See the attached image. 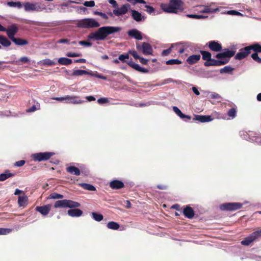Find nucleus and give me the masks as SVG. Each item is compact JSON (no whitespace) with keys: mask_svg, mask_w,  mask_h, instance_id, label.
Returning a JSON list of instances; mask_svg holds the SVG:
<instances>
[{"mask_svg":"<svg viewBox=\"0 0 261 261\" xmlns=\"http://www.w3.org/2000/svg\"><path fill=\"white\" fill-rule=\"evenodd\" d=\"M121 30V28L119 27H102L99 28L96 31L90 33L88 39L92 41L105 40L109 35L117 33Z\"/></svg>","mask_w":261,"mask_h":261,"instance_id":"1","label":"nucleus"},{"mask_svg":"<svg viewBox=\"0 0 261 261\" xmlns=\"http://www.w3.org/2000/svg\"><path fill=\"white\" fill-rule=\"evenodd\" d=\"M136 48L139 51H142L145 55H151L152 52V48L151 46L147 43L144 42L141 45L139 43H136Z\"/></svg>","mask_w":261,"mask_h":261,"instance_id":"7","label":"nucleus"},{"mask_svg":"<svg viewBox=\"0 0 261 261\" xmlns=\"http://www.w3.org/2000/svg\"><path fill=\"white\" fill-rule=\"evenodd\" d=\"M183 213L184 215L189 219L192 218L194 215L193 210L188 206L184 210Z\"/></svg>","mask_w":261,"mask_h":261,"instance_id":"26","label":"nucleus"},{"mask_svg":"<svg viewBox=\"0 0 261 261\" xmlns=\"http://www.w3.org/2000/svg\"><path fill=\"white\" fill-rule=\"evenodd\" d=\"M23 6L25 11H37L40 12L45 9L44 5L39 3H31L26 2L23 4Z\"/></svg>","mask_w":261,"mask_h":261,"instance_id":"5","label":"nucleus"},{"mask_svg":"<svg viewBox=\"0 0 261 261\" xmlns=\"http://www.w3.org/2000/svg\"><path fill=\"white\" fill-rule=\"evenodd\" d=\"M84 5L87 7H93L95 6V2L93 1H86L84 3Z\"/></svg>","mask_w":261,"mask_h":261,"instance_id":"55","label":"nucleus"},{"mask_svg":"<svg viewBox=\"0 0 261 261\" xmlns=\"http://www.w3.org/2000/svg\"><path fill=\"white\" fill-rule=\"evenodd\" d=\"M187 16L189 18L200 19L207 17V16H204L201 15H195V14H188Z\"/></svg>","mask_w":261,"mask_h":261,"instance_id":"50","label":"nucleus"},{"mask_svg":"<svg viewBox=\"0 0 261 261\" xmlns=\"http://www.w3.org/2000/svg\"><path fill=\"white\" fill-rule=\"evenodd\" d=\"M119 226H120L118 223L114 221L110 222L107 224L108 228L110 229L117 230L119 229Z\"/></svg>","mask_w":261,"mask_h":261,"instance_id":"38","label":"nucleus"},{"mask_svg":"<svg viewBox=\"0 0 261 261\" xmlns=\"http://www.w3.org/2000/svg\"><path fill=\"white\" fill-rule=\"evenodd\" d=\"M227 14L233 15H242V14L238 11L235 10H230L227 12Z\"/></svg>","mask_w":261,"mask_h":261,"instance_id":"60","label":"nucleus"},{"mask_svg":"<svg viewBox=\"0 0 261 261\" xmlns=\"http://www.w3.org/2000/svg\"><path fill=\"white\" fill-rule=\"evenodd\" d=\"M90 75L92 76H95V77H96L97 78H99V79H102V80H106L107 79V77L106 76H103L98 73H93L92 72H90Z\"/></svg>","mask_w":261,"mask_h":261,"instance_id":"52","label":"nucleus"},{"mask_svg":"<svg viewBox=\"0 0 261 261\" xmlns=\"http://www.w3.org/2000/svg\"><path fill=\"white\" fill-rule=\"evenodd\" d=\"M28 197L26 196H19L18 199V204L19 206H23L27 204Z\"/></svg>","mask_w":261,"mask_h":261,"instance_id":"36","label":"nucleus"},{"mask_svg":"<svg viewBox=\"0 0 261 261\" xmlns=\"http://www.w3.org/2000/svg\"><path fill=\"white\" fill-rule=\"evenodd\" d=\"M241 137L246 140H250V141H255V139H254L253 138L254 136L253 135H254V133L252 132H245V131H241L240 132Z\"/></svg>","mask_w":261,"mask_h":261,"instance_id":"18","label":"nucleus"},{"mask_svg":"<svg viewBox=\"0 0 261 261\" xmlns=\"http://www.w3.org/2000/svg\"><path fill=\"white\" fill-rule=\"evenodd\" d=\"M0 43L5 47H8L11 45V42L5 37L0 35Z\"/></svg>","mask_w":261,"mask_h":261,"instance_id":"34","label":"nucleus"},{"mask_svg":"<svg viewBox=\"0 0 261 261\" xmlns=\"http://www.w3.org/2000/svg\"><path fill=\"white\" fill-rule=\"evenodd\" d=\"M140 62L144 65H146L148 63V60L146 59L143 57H140L139 58Z\"/></svg>","mask_w":261,"mask_h":261,"instance_id":"64","label":"nucleus"},{"mask_svg":"<svg viewBox=\"0 0 261 261\" xmlns=\"http://www.w3.org/2000/svg\"><path fill=\"white\" fill-rule=\"evenodd\" d=\"M194 120L198 121L200 122H210L213 120L211 116L206 115H195Z\"/></svg>","mask_w":261,"mask_h":261,"instance_id":"19","label":"nucleus"},{"mask_svg":"<svg viewBox=\"0 0 261 261\" xmlns=\"http://www.w3.org/2000/svg\"><path fill=\"white\" fill-rule=\"evenodd\" d=\"M90 72H89L86 70H81V69H76V70H74L73 71V72L72 73L71 75L77 76H82L84 74L90 75Z\"/></svg>","mask_w":261,"mask_h":261,"instance_id":"29","label":"nucleus"},{"mask_svg":"<svg viewBox=\"0 0 261 261\" xmlns=\"http://www.w3.org/2000/svg\"><path fill=\"white\" fill-rule=\"evenodd\" d=\"M93 218L96 221H100L103 219V216L101 214H97L95 212L92 213Z\"/></svg>","mask_w":261,"mask_h":261,"instance_id":"43","label":"nucleus"},{"mask_svg":"<svg viewBox=\"0 0 261 261\" xmlns=\"http://www.w3.org/2000/svg\"><path fill=\"white\" fill-rule=\"evenodd\" d=\"M200 53L202 56V59L204 60H206L207 61L211 60L212 55L210 52L206 51H201Z\"/></svg>","mask_w":261,"mask_h":261,"instance_id":"40","label":"nucleus"},{"mask_svg":"<svg viewBox=\"0 0 261 261\" xmlns=\"http://www.w3.org/2000/svg\"><path fill=\"white\" fill-rule=\"evenodd\" d=\"M66 100H68V101L67 102L71 103L73 104H79L83 102V100H81L80 98L76 96H66Z\"/></svg>","mask_w":261,"mask_h":261,"instance_id":"22","label":"nucleus"},{"mask_svg":"<svg viewBox=\"0 0 261 261\" xmlns=\"http://www.w3.org/2000/svg\"><path fill=\"white\" fill-rule=\"evenodd\" d=\"M66 169L67 172L75 175H79L81 173L79 169L74 166H69Z\"/></svg>","mask_w":261,"mask_h":261,"instance_id":"31","label":"nucleus"},{"mask_svg":"<svg viewBox=\"0 0 261 261\" xmlns=\"http://www.w3.org/2000/svg\"><path fill=\"white\" fill-rule=\"evenodd\" d=\"M182 4L180 0H170L168 4H161V7L166 12L176 13L178 10L182 9Z\"/></svg>","mask_w":261,"mask_h":261,"instance_id":"2","label":"nucleus"},{"mask_svg":"<svg viewBox=\"0 0 261 261\" xmlns=\"http://www.w3.org/2000/svg\"><path fill=\"white\" fill-rule=\"evenodd\" d=\"M208 47L211 50L215 52L220 51L222 49L221 45L215 41L209 42Z\"/></svg>","mask_w":261,"mask_h":261,"instance_id":"17","label":"nucleus"},{"mask_svg":"<svg viewBox=\"0 0 261 261\" xmlns=\"http://www.w3.org/2000/svg\"><path fill=\"white\" fill-rule=\"evenodd\" d=\"M251 50H254L256 53H261V45L259 43H255L250 45Z\"/></svg>","mask_w":261,"mask_h":261,"instance_id":"42","label":"nucleus"},{"mask_svg":"<svg viewBox=\"0 0 261 261\" xmlns=\"http://www.w3.org/2000/svg\"><path fill=\"white\" fill-rule=\"evenodd\" d=\"M93 14L96 15H99L105 19H107L108 18V16L105 13L102 12L95 11L93 12Z\"/></svg>","mask_w":261,"mask_h":261,"instance_id":"53","label":"nucleus"},{"mask_svg":"<svg viewBox=\"0 0 261 261\" xmlns=\"http://www.w3.org/2000/svg\"><path fill=\"white\" fill-rule=\"evenodd\" d=\"M211 97L213 99H218L221 98V96L219 94L217 93L213 92L211 94Z\"/></svg>","mask_w":261,"mask_h":261,"instance_id":"61","label":"nucleus"},{"mask_svg":"<svg viewBox=\"0 0 261 261\" xmlns=\"http://www.w3.org/2000/svg\"><path fill=\"white\" fill-rule=\"evenodd\" d=\"M127 64L130 67L140 72L147 73L148 71L147 69L141 67L139 64L135 63L132 61H129V62H127Z\"/></svg>","mask_w":261,"mask_h":261,"instance_id":"20","label":"nucleus"},{"mask_svg":"<svg viewBox=\"0 0 261 261\" xmlns=\"http://www.w3.org/2000/svg\"><path fill=\"white\" fill-rule=\"evenodd\" d=\"M39 64L43 65H47V66H52L56 64L55 62L49 59H46L42 60H41L39 62Z\"/></svg>","mask_w":261,"mask_h":261,"instance_id":"37","label":"nucleus"},{"mask_svg":"<svg viewBox=\"0 0 261 261\" xmlns=\"http://www.w3.org/2000/svg\"><path fill=\"white\" fill-rule=\"evenodd\" d=\"M79 44L81 45H84L87 47H90L92 46V43L85 41H80Z\"/></svg>","mask_w":261,"mask_h":261,"instance_id":"59","label":"nucleus"},{"mask_svg":"<svg viewBox=\"0 0 261 261\" xmlns=\"http://www.w3.org/2000/svg\"><path fill=\"white\" fill-rule=\"evenodd\" d=\"M76 24L78 27L85 29L96 28L100 26V23L97 20L91 18L79 20Z\"/></svg>","mask_w":261,"mask_h":261,"instance_id":"3","label":"nucleus"},{"mask_svg":"<svg viewBox=\"0 0 261 261\" xmlns=\"http://www.w3.org/2000/svg\"><path fill=\"white\" fill-rule=\"evenodd\" d=\"M126 1L132 4L133 5H135L137 4H146V2L144 0H126Z\"/></svg>","mask_w":261,"mask_h":261,"instance_id":"46","label":"nucleus"},{"mask_svg":"<svg viewBox=\"0 0 261 261\" xmlns=\"http://www.w3.org/2000/svg\"><path fill=\"white\" fill-rule=\"evenodd\" d=\"M80 185L84 189L87 190L93 191L96 190L95 188L93 186H92L90 184H89L83 183V184H81Z\"/></svg>","mask_w":261,"mask_h":261,"instance_id":"41","label":"nucleus"},{"mask_svg":"<svg viewBox=\"0 0 261 261\" xmlns=\"http://www.w3.org/2000/svg\"><path fill=\"white\" fill-rule=\"evenodd\" d=\"M227 63V61H217V60L211 59L204 63V65L206 66H221Z\"/></svg>","mask_w":261,"mask_h":261,"instance_id":"15","label":"nucleus"},{"mask_svg":"<svg viewBox=\"0 0 261 261\" xmlns=\"http://www.w3.org/2000/svg\"><path fill=\"white\" fill-rule=\"evenodd\" d=\"M242 204L240 203H226L220 205L221 210L236 211L241 208Z\"/></svg>","mask_w":261,"mask_h":261,"instance_id":"9","label":"nucleus"},{"mask_svg":"<svg viewBox=\"0 0 261 261\" xmlns=\"http://www.w3.org/2000/svg\"><path fill=\"white\" fill-rule=\"evenodd\" d=\"M63 198V195L60 194L53 193L51 194L49 196V198L54 199H62Z\"/></svg>","mask_w":261,"mask_h":261,"instance_id":"44","label":"nucleus"},{"mask_svg":"<svg viewBox=\"0 0 261 261\" xmlns=\"http://www.w3.org/2000/svg\"><path fill=\"white\" fill-rule=\"evenodd\" d=\"M130 8V6L128 4H125L121 7L114 9L113 11V14L117 16L122 15L126 14L129 9Z\"/></svg>","mask_w":261,"mask_h":261,"instance_id":"11","label":"nucleus"},{"mask_svg":"<svg viewBox=\"0 0 261 261\" xmlns=\"http://www.w3.org/2000/svg\"><path fill=\"white\" fill-rule=\"evenodd\" d=\"M108 102H109L108 98H105V97L100 98L98 99V100H97V102L99 104H101V105L107 103Z\"/></svg>","mask_w":261,"mask_h":261,"instance_id":"57","label":"nucleus"},{"mask_svg":"<svg viewBox=\"0 0 261 261\" xmlns=\"http://www.w3.org/2000/svg\"><path fill=\"white\" fill-rule=\"evenodd\" d=\"M127 34L129 36L133 37L137 40H141L142 39L141 32L137 29H134L130 30L127 32Z\"/></svg>","mask_w":261,"mask_h":261,"instance_id":"16","label":"nucleus"},{"mask_svg":"<svg viewBox=\"0 0 261 261\" xmlns=\"http://www.w3.org/2000/svg\"><path fill=\"white\" fill-rule=\"evenodd\" d=\"M80 206V204L76 201L71 200L64 199L56 201L54 204L55 208H73L78 207Z\"/></svg>","mask_w":261,"mask_h":261,"instance_id":"4","label":"nucleus"},{"mask_svg":"<svg viewBox=\"0 0 261 261\" xmlns=\"http://www.w3.org/2000/svg\"><path fill=\"white\" fill-rule=\"evenodd\" d=\"M25 164V161L24 160H20L18 162H16L15 163V165L17 167L22 166Z\"/></svg>","mask_w":261,"mask_h":261,"instance_id":"63","label":"nucleus"},{"mask_svg":"<svg viewBox=\"0 0 261 261\" xmlns=\"http://www.w3.org/2000/svg\"><path fill=\"white\" fill-rule=\"evenodd\" d=\"M232 69L230 66H225L224 68L221 69V73H228L231 71Z\"/></svg>","mask_w":261,"mask_h":261,"instance_id":"54","label":"nucleus"},{"mask_svg":"<svg viewBox=\"0 0 261 261\" xmlns=\"http://www.w3.org/2000/svg\"><path fill=\"white\" fill-rule=\"evenodd\" d=\"M260 237H261V229L253 232L249 236L243 240L241 242V244L243 245L248 246Z\"/></svg>","mask_w":261,"mask_h":261,"instance_id":"6","label":"nucleus"},{"mask_svg":"<svg viewBox=\"0 0 261 261\" xmlns=\"http://www.w3.org/2000/svg\"><path fill=\"white\" fill-rule=\"evenodd\" d=\"M181 62L177 59H171L166 61L167 65L180 64Z\"/></svg>","mask_w":261,"mask_h":261,"instance_id":"45","label":"nucleus"},{"mask_svg":"<svg viewBox=\"0 0 261 261\" xmlns=\"http://www.w3.org/2000/svg\"><path fill=\"white\" fill-rule=\"evenodd\" d=\"M173 110L181 118H187L188 119H191V117L190 116H188V115H185L183 114L182 113V112H181V111L177 107L174 106L173 107Z\"/></svg>","mask_w":261,"mask_h":261,"instance_id":"32","label":"nucleus"},{"mask_svg":"<svg viewBox=\"0 0 261 261\" xmlns=\"http://www.w3.org/2000/svg\"><path fill=\"white\" fill-rule=\"evenodd\" d=\"M234 51L226 50L225 51L217 54L216 57L218 59L217 61H227V63L229 61V58L232 57L234 55Z\"/></svg>","mask_w":261,"mask_h":261,"instance_id":"10","label":"nucleus"},{"mask_svg":"<svg viewBox=\"0 0 261 261\" xmlns=\"http://www.w3.org/2000/svg\"><path fill=\"white\" fill-rule=\"evenodd\" d=\"M172 48V47L171 46V47L167 49H165V50H163L162 55H164V56H167L168 54H169L171 53V51Z\"/></svg>","mask_w":261,"mask_h":261,"instance_id":"62","label":"nucleus"},{"mask_svg":"<svg viewBox=\"0 0 261 261\" xmlns=\"http://www.w3.org/2000/svg\"><path fill=\"white\" fill-rule=\"evenodd\" d=\"M51 205L50 204H46L41 206H37L36 211L39 212L43 216H46L51 210Z\"/></svg>","mask_w":261,"mask_h":261,"instance_id":"13","label":"nucleus"},{"mask_svg":"<svg viewBox=\"0 0 261 261\" xmlns=\"http://www.w3.org/2000/svg\"><path fill=\"white\" fill-rule=\"evenodd\" d=\"M199 7L201 9L199 11L203 13H212L218 11V9H212L208 6H200Z\"/></svg>","mask_w":261,"mask_h":261,"instance_id":"25","label":"nucleus"},{"mask_svg":"<svg viewBox=\"0 0 261 261\" xmlns=\"http://www.w3.org/2000/svg\"><path fill=\"white\" fill-rule=\"evenodd\" d=\"M54 153L52 152H39L33 154L32 157L35 161H42L48 160Z\"/></svg>","mask_w":261,"mask_h":261,"instance_id":"8","label":"nucleus"},{"mask_svg":"<svg viewBox=\"0 0 261 261\" xmlns=\"http://www.w3.org/2000/svg\"><path fill=\"white\" fill-rule=\"evenodd\" d=\"M12 230L9 228H0V235H5L11 232Z\"/></svg>","mask_w":261,"mask_h":261,"instance_id":"48","label":"nucleus"},{"mask_svg":"<svg viewBox=\"0 0 261 261\" xmlns=\"http://www.w3.org/2000/svg\"><path fill=\"white\" fill-rule=\"evenodd\" d=\"M59 64L64 65H68L72 63V60L67 58H60L58 59Z\"/></svg>","mask_w":261,"mask_h":261,"instance_id":"33","label":"nucleus"},{"mask_svg":"<svg viewBox=\"0 0 261 261\" xmlns=\"http://www.w3.org/2000/svg\"><path fill=\"white\" fill-rule=\"evenodd\" d=\"M250 45L245 47L243 49L240 50V52L236 55L235 58L238 60H241L247 57L251 51Z\"/></svg>","mask_w":261,"mask_h":261,"instance_id":"12","label":"nucleus"},{"mask_svg":"<svg viewBox=\"0 0 261 261\" xmlns=\"http://www.w3.org/2000/svg\"><path fill=\"white\" fill-rule=\"evenodd\" d=\"M252 58L258 63H261V58H259L257 53H255L251 55Z\"/></svg>","mask_w":261,"mask_h":261,"instance_id":"51","label":"nucleus"},{"mask_svg":"<svg viewBox=\"0 0 261 261\" xmlns=\"http://www.w3.org/2000/svg\"><path fill=\"white\" fill-rule=\"evenodd\" d=\"M110 186L113 189H119L124 187V184L121 181L115 180L110 182Z\"/></svg>","mask_w":261,"mask_h":261,"instance_id":"23","label":"nucleus"},{"mask_svg":"<svg viewBox=\"0 0 261 261\" xmlns=\"http://www.w3.org/2000/svg\"><path fill=\"white\" fill-rule=\"evenodd\" d=\"M145 7L146 8V11L148 13L151 14L154 12V9L152 7L145 5Z\"/></svg>","mask_w":261,"mask_h":261,"instance_id":"56","label":"nucleus"},{"mask_svg":"<svg viewBox=\"0 0 261 261\" xmlns=\"http://www.w3.org/2000/svg\"><path fill=\"white\" fill-rule=\"evenodd\" d=\"M9 38L12 40L14 39V36L18 31V28L15 25L9 26L6 30Z\"/></svg>","mask_w":261,"mask_h":261,"instance_id":"14","label":"nucleus"},{"mask_svg":"<svg viewBox=\"0 0 261 261\" xmlns=\"http://www.w3.org/2000/svg\"><path fill=\"white\" fill-rule=\"evenodd\" d=\"M182 45V47L178 49V52L180 54H182L185 51V48L188 47L189 45L187 44L186 42H180L178 43L174 44L172 45V47H176L177 49L180 46Z\"/></svg>","mask_w":261,"mask_h":261,"instance_id":"28","label":"nucleus"},{"mask_svg":"<svg viewBox=\"0 0 261 261\" xmlns=\"http://www.w3.org/2000/svg\"><path fill=\"white\" fill-rule=\"evenodd\" d=\"M132 16L133 19L136 21H141L144 19V17L142 16V14L137 11L132 10Z\"/></svg>","mask_w":261,"mask_h":261,"instance_id":"24","label":"nucleus"},{"mask_svg":"<svg viewBox=\"0 0 261 261\" xmlns=\"http://www.w3.org/2000/svg\"><path fill=\"white\" fill-rule=\"evenodd\" d=\"M129 54L133 56L135 59H139L140 56L138 55L137 51L135 50H132L129 51Z\"/></svg>","mask_w":261,"mask_h":261,"instance_id":"58","label":"nucleus"},{"mask_svg":"<svg viewBox=\"0 0 261 261\" xmlns=\"http://www.w3.org/2000/svg\"><path fill=\"white\" fill-rule=\"evenodd\" d=\"M12 41L17 45H24L28 43V41L20 38H14Z\"/></svg>","mask_w":261,"mask_h":261,"instance_id":"35","label":"nucleus"},{"mask_svg":"<svg viewBox=\"0 0 261 261\" xmlns=\"http://www.w3.org/2000/svg\"><path fill=\"white\" fill-rule=\"evenodd\" d=\"M129 56L128 54H121L119 56V60L122 62H126L127 63L128 62L126 61V59H128Z\"/></svg>","mask_w":261,"mask_h":261,"instance_id":"47","label":"nucleus"},{"mask_svg":"<svg viewBox=\"0 0 261 261\" xmlns=\"http://www.w3.org/2000/svg\"><path fill=\"white\" fill-rule=\"evenodd\" d=\"M67 214L72 217H78L83 214V212L77 208L70 209L68 211Z\"/></svg>","mask_w":261,"mask_h":261,"instance_id":"21","label":"nucleus"},{"mask_svg":"<svg viewBox=\"0 0 261 261\" xmlns=\"http://www.w3.org/2000/svg\"><path fill=\"white\" fill-rule=\"evenodd\" d=\"M228 115L231 117L232 118H234L236 116V110L234 108H232L230 109L228 112Z\"/></svg>","mask_w":261,"mask_h":261,"instance_id":"49","label":"nucleus"},{"mask_svg":"<svg viewBox=\"0 0 261 261\" xmlns=\"http://www.w3.org/2000/svg\"><path fill=\"white\" fill-rule=\"evenodd\" d=\"M14 174L10 173L9 170H6L3 173L0 174V181H3L10 177H12Z\"/></svg>","mask_w":261,"mask_h":261,"instance_id":"30","label":"nucleus"},{"mask_svg":"<svg viewBox=\"0 0 261 261\" xmlns=\"http://www.w3.org/2000/svg\"><path fill=\"white\" fill-rule=\"evenodd\" d=\"M200 59V55H193L187 59V61L190 64H193L198 62Z\"/></svg>","mask_w":261,"mask_h":261,"instance_id":"27","label":"nucleus"},{"mask_svg":"<svg viewBox=\"0 0 261 261\" xmlns=\"http://www.w3.org/2000/svg\"><path fill=\"white\" fill-rule=\"evenodd\" d=\"M8 6L11 7H17L18 8H21L23 6L21 3L20 2H8L7 3Z\"/></svg>","mask_w":261,"mask_h":261,"instance_id":"39","label":"nucleus"}]
</instances>
